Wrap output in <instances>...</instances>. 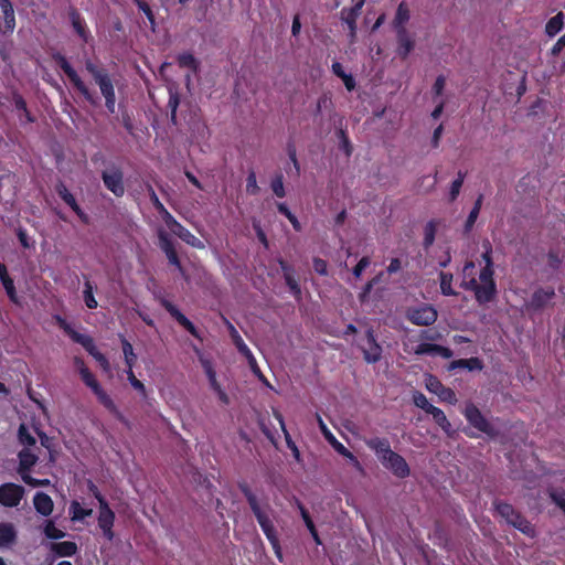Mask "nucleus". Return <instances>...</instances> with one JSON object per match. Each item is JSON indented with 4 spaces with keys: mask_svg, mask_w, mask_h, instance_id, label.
<instances>
[{
    "mask_svg": "<svg viewBox=\"0 0 565 565\" xmlns=\"http://www.w3.org/2000/svg\"><path fill=\"white\" fill-rule=\"evenodd\" d=\"M120 341L127 369H132L137 360V355L134 352V348L125 337H121Z\"/></svg>",
    "mask_w": 565,
    "mask_h": 565,
    "instance_id": "nucleus-38",
    "label": "nucleus"
},
{
    "mask_svg": "<svg viewBox=\"0 0 565 565\" xmlns=\"http://www.w3.org/2000/svg\"><path fill=\"white\" fill-rule=\"evenodd\" d=\"M381 463L397 478L404 479L411 475V469L406 460L397 452L393 451L390 441L386 438L375 437L366 441Z\"/></svg>",
    "mask_w": 565,
    "mask_h": 565,
    "instance_id": "nucleus-2",
    "label": "nucleus"
},
{
    "mask_svg": "<svg viewBox=\"0 0 565 565\" xmlns=\"http://www.w3.org/2000/svg\"><path fill=\"white\" fill-rule=\"evenodd\" d=\"M397 36V54L401 58L405 60L413 51L415 42L408 34L406 29L396 31Z\"/></svg>",
    "mask_w": 565,
    "mask_h": 565,
    "instance_id": "nucleus-20",
    "label": "nucleus"
},
{
    "mask_svg": "<svg viewBox=\"0 0 565 565\" xmlns=\"http://www.w3.org/2000/svg\"><path fill=\"white\" fill-rule=\"evenodd\" d=\"M160 305L170 313V316L175 319V321L182 326L193 337L201 339L196 327L190 321L171 301L166 298L160 300Z\"/></svg>",
    "mask_w": 565,
    "mask_h": 565,
    "instance_id": "nucleus-13",
    "label": "nucleus"
},
{
    "mask_svg": "<svg viewBox=\"0 0 565 565\" xmlns=\"http://www.w3.org/2000/svg\"><path fill=\"white\" fill-rule=\"evenodd\" d=\"M160 214V216L162 217L164 224L168 226V228L171 231L174 226H177V224L179 223L174 216L166 209V206L163 207V210H160L158 212Z\"/></svg>",
    "mask_w": 565,
    "mask_h": 565,
    "instance_id": "nucleus-63",
    "label": "nucleus"
},
{
    "mask_svg": "<svg viewBox=\"0 0 565 565\" xmlns=\"http://www.w3.org/2000/svg\"><path fill=\"white\" fill-rule=\"evenodd\" d=\"M24 495V488L8 482L0 486V504L7 508L18 507Z\"/></svg>",
    "mask_w": 565,
    "mask_h": 565,
    "instance_id": "nucleus-10",
    "label": "nucleus"
},
{
    "mask_svg": "<svg viewBox=\"0 0 565 565\" xmlns=\"http://www.w3.org/2000/svg\"><path fill=\"white\" fill-rule=\"evenodd\" d=\"M100 93L105 98V106L109 114H115L116 108V94L113 81H109L99 86Z\"/></svg>",
    "mask_w": 565,
    "mask_h": 565,
    "instance_id": "nucleus-27",
    "label": "nucleus"
},
{
    "mask_svg": "<svg viewBox=\"0 0 565 565\" xmlns=\"http://www.w3.org/2000/svg\"><path fill=\"white\" fill-rule=\"evenodd\" d=\"M275 417L279 420V423L281 425V428H282V430L285 433V436H286L287 445H288L289 449L292 451V455H294L295 459L299 460V458H300L299 449L296 446V444L290 439V436H289L288 431L285 428L284 418H282L281 414L276 413Z\"/></svg>",
    "mask_w": 565,
    "mask_h": 565,
    "instance_id": "nucleus-48",
    "label": "nucleus"
},
{
    "mask_svg": "<svg viewBox=\"0 0 565 565\" xmlns=\"http://www.w3.org/2000/svg\"><path fill=\"white\" fill-rule=\"evenodd\" d=\"M493 505L498 514L504 519L508 524L531 539L535 537L536 531L534 525L521 512L516 511L513 505L499 500L494 501Z\"/></svg>",
    "mask_w": 565,
    "mask_h": 565,
    "instance_id": "nucleus-3",
    "label": "nucleus"
},
{
    "mask_svg": "<svg viewBox=\"0 0 565 565\" xmlns=\"http://www.w3.org/2000/svg\"><path fill=\"white\" fill-rule=\"evenodd\" d=\"M166 256H167V258L169 260V264L175 266L178 268V270L180 271V274L182 275V277L184 279H188V275H186L184 268L181 265V262H180V258L178 256L177 249H173V250H170V252L166 253Z\"/></svg>",
    "mask_w": 565,
    "mask_h": 565,
    "instance_id": "nucleus-55",
    "label": "nucleus"
},
{
    "mask_svg": "<svg viewBox=\"0 0 565 565\" xmlns=\"http://www.w3.org/2000/svg\"><path fill=\"white\" fill-rule=\"evenodd\" d=\"M551 500L564 512L565 514V492L553 491L550 494Z\"/></svg>",
    "mask_w": 565,
    "mask_h": 565,
    "instance_id": "nucleus-64",
    "label": "nucleus"
},
{
    "mask_svg": "<svg viewBox=\"0 0 565 565\" xmlns=\"http://www.w3.org/2000/svg\"><path fill=\"white\" fill-rule=\"evenodd\" d=\"M563 19L564 14L559 12L547 21L545 32L548 36H554L562 30L564 25Z\"/></svg>",
    "mask_w": 565,
    "mask_h": 565,
    "instance_id": "nucleus-39",
    "label": "nucleus"
},
{
    "mask_svg": "<svg viewBox=\"0 0 565 565\" xmlns=\"http://www.w3.org/2000/svg\"><path fill=\"white\" fill-rule=\"evenodd\" d=\"M226 324L228 327V331H230V335L237 349V351L245 358H249L250 355V350L249 348L246 345V343L244 342V340L242 339V337L239 335L238 331L235 329V327L230 322V321H226Z\"/></svg>",
    "mask_w": 565,
    "mask_h": 565,
    "instance_id": "nucleus-31",
    "label": "nucleus"
},
{
    "mask_svg": "<svg viewBox=\"0 0 565 565\" xmlns=\"http://www.w3.org/2000/svg\"><path fill=\"white\" fill-rule=\"evenodd\" d=\"M238 489L245 497L252 512L254 513L262 531L264 532L266 539L269 541L274 553L278 561L284 562L282 550L280 546V542L278 539L277 531L269 515L265 510L260 507L256 494L252 491L250 487L245 482H238Z\"/></svg>",
    "mask_w": 565,
    "mask_h": 565,
    "instance_id": "nucleus-1",
    "label": "nucleus"
},
{
    "mask_svg": "<svg viewBox=\"0 0 565 565\" xmlns=\"http://www.w3.org/2000/svg\"><path fill=\"white\" fill-rule=\"evenodd\" d=\"M437 225H438V222L435 220H430L425 225L424 241H423V245L425 248H429L434 244L435 237H436V232H437Z\"/></svg>",
    "mask_w": 565,
    "mask_h": 565,
    "instance_id": "nucleus-40",
    "label": "nucleus"
},
{
    "mask_svg": "<svg viewBox=\"0 0 565 565\" xmlns=\"http://www.w3.org/2000/svg\"><path fill=\"white\" fill-rule=\"evenodd\" d=\"M17 541V531L11 523H0V547H8Z\"/></svg>",
    "mask_w": 565,
    "mask_h": 565,
    "instance_id": "nucleus-28",
    "label": "nucleus"
},
{
    "mask_svg": "<svg viewBox=\"0 0 565 565\" xmlns=\"http://www.w3.org/2000/svg\"><path fill=\"white\" fill-rule=\"evenodd\" d=\"M159 247L166 254L170 250L175 249L173 241L164 230L158 231Z\"/></svg>",
    "mask_w": 565,
    "mask_h": 565,
    "instance_id": "nucleus-47",
    "label": "nucleus"
},
{
    "mask_svg": "<svg viewBox=\"0 0 565 565\" xmlns=\"http://www.w3.org/2000/svg\"><path fill=\"white\" fill-rule=\"evenodd\" d=\"M483 253L481 254V258L484 263V266H494L493 258H492V245L491 243L486 239L482 242Z\"/></svg>",
    "mask_w": 565,
    "mask_h": 565,
    "instance_id": "nucleus-60",
    "label": "nucleus"
},
{
    "mask_svg": "<svg viewBox=\"0 0 565 565\" xmlns=\"http://www.w3.org/2000/svg\"><path fill=\"white\" fill-rule=\"evenodd\" d=\"M284 279H285V282H286L287 287L289 288L290 292L296 298H299L301 296V288H300L298 280L296 279L295 275H292V276L288 275Z\"/></svg>",
    "mask_w": 565,
    "mask_h": 565,
    "instance_id": "nucleus-59",
    "label": "nucleus"
},
{
    "mask_svg": "<svg viewBox=\"0 0 565 565\" xmlns=\"http://www.w3.org/2000/svg\"><path fill=\"white\" fill-rule=\"evenodd\" d=\"M440 280V291L444 296H456L457 292L452 288V274L440 271L439 273Z\"/></svg>",
    "mask_w": 565,
    "mask_h": 565,
    "instance_id": "nucleus-41",
    "label": "nucleus"
},
{
    "mask_svg": "<svg viewBox=\"0 0 565 565\" xmlns=\"http://www.w3.org/2000/svg\"><path fill=\"white\" fill-rule=\"evenodd\" d=\"M479 280L481 282H495L494 266H483L479 273Z\"/></svg>",
    "mask_w": 565,
    "mask_h": 565,
    "instance_id": "nucleus-61",
    "label": "nucleus"
},
{
    "mask_svg": "<svg viewBox=\"0 0 565 565\" xmlns=\"http://www.w3.org/2000/svg\"><path fill=\"white\" fill-rule=\"evenodd\" d=\"M70 513L73 521H82L93 514L92 509H84L77 501H72L70 505Z\"/></svg>",
    "mask_w": 565,
    "mask_h": 565,
    "instance_id": "nucleus-43",
    "label": "nucleus"
},
{
    "mask_svg": "<svg viewBox=\"0 0 565 565\" xmlns=\"http://www.w3.org/2000/svg\"><path fill=\"white\" fill-rule=\"evenodd\" d=\"M90 490L99 503V513L97 518L98 526L102 530L103 535L108 541H113L115 537V533L113 531L116 519L115 512L110 509L108 502L94 483H92Z\"/></svg>",
    "mask_w": 565,
    "mask_h": 565,
    "instance_id": "nucleus-5",
    "label": "nucleus"
},
{
    "mask_svg": "<svg viewBox=\"0 0 565 565\" xmlns=\"http://www.w3.org/2000/svg\"><path fill=\"white\" fill-rule=\"evenodd\" d=\"M126 373H127V377H128V381L131 384V386L145 396L146 387H145L143 383L136 377L132 369H127Z\"/></svg>",
    "mask_w": 565,
    "mask_h": 565,
    "instance_id": "nucleus-56",
    "label": "nucleus"
},
{
    "mask_svg": "<svg viewBox=\"0 0 565 565\" xmlns=\"http://www.w3.org/2000/svg\"><path fill=\"white\" fill-rule=\"evenodd\" d=\"M58 327L76 343H81L86 334L77 332L72 326L61 316L55 317Z\"/></svg>",
    "mask_w": 565,
    "mask_h": 565,
    "instance_id": "nucleus-35",
    "label": "nucleus"
},
{
    "mask_svg": "<svg viewBox=\"0 0 565 565\" xmlns=\"http://www.w3.org/2000/svg\"><path fill=\"white\" fill-rule=\"evenodd\" d=\"M33 504L38 513L49 516L53 512V500L44 492H36L33 498Z\"/></svg>",
    "mask_w": 565,
    "mask_h": 565,
    "instance_id": "nucleus-22",
    "label": "nucleus"
},
{
    "mask_svg": "<svg viewBox=\"0 0 565 565\" xmlns=\"http://www.w3.org/2000/svg\"><path fill=\"white\" fill-rule=\"evenodd\" d=\"M433 416L434 422L447 434H450L451 430V424L447 419L445 413L439 407H431L430 412L428 413Z\"/></svg>",
    "mask_w": 565,
    "mask_h": 565,
    "instance_id": "nucleus-37",
    "label": "nucleus"
},
{
    "mask_svg": "<svg viewBox=\"0 0 565 565\" xmlns=\"http://www.w3.org/2000/svg\"><path fill=\"white\" fill-rule=\"evenodd\" d=\"M55 191L58 196L67 204L72 211L78 216V218L84 223H89L88 215L83 211V209L78 205L75 196L68 191L67 186L64 182L58 181L55 185Z\"/></svg>",
    "mask_w": 565,
    "mask_h": 565,
    "instance_id": "nucleus-12",
    "label": "nucleus"
},
{
    "mask_svg": "<svg viewBox=\"0 0 565 565\" xmlns=\"http://www.w3.org/2000/svg\"><path fill=\"white\" fill-rule=\"evenodd\" d=\"M287 154L295 168V171H296V174L299 175L300 174V164L298 162V159H297V150H296V146L292 141H289L287 143Z\"/></svg>",
    "mask_w": 565,
    "mask_h": 565,
    "instance_id": "nucleus-57",
    "label": "nucleus"
},
{
    "mask_svg": "<svg viewBox=\"0 0 565 565\" xmlns=\"http://www.w3.org/2000/svg\"><path fill=\"white\" fill-rule=\"evenodd\" d=\"M58 327L76 343H81L86 334L77 332L72 326L61 316L55 317Z\"/></svg>",
    "mask_w": 565,
    "mask_h": 565,
    "instance_id": "nucleus-36",
    "label": "nucleus"
},
{
    "mask_svg": "<svg viewBox=\"0 0 565 565\" xmlns=\"http://www.w3.org/2000/svg\"><path fill=\"white\" fill-rule=\"evenodd\" d=\"M18 438L19 441L25 446H33L36 443L35 438L31 435L24 424H21L19 427Z\"/></svg>",
    "mask_w": 565,
    "mask_h": 565,
    "instance_id": "nucleus-50",
    "label": "nucleus"
},
{
    "mask_svg": "<svg viewBox=\"0 0 565 565\" xmlns=\"http://www.w3.org/2000/svg\"><path fill=\"white\" fill-rule=\"evenodd\" d=\"M79 375L85 385H87L93 392L100 386L99 382L89 369H83Z\"/></svg>",
    "mask_w": 565,
    "mask_h": 565,
    "instance_id": "nucleus-49",
    "label": "nucleus"
},
{
    "mask_svg": "<svg viewBox=\"0 0 565 565\" xmlns=\"http://www.w3.org/2000/svg\"><path fill=\"white\" fill-rule=\"evenodd\" d=\"M555 297L553 287L537 288L531 296L529 308L534 311H540Z\"/></svg>",
    "mask_w": 565,
    "mask_h": 565,
    "instance_id": "nucleus-17",
    "label": "nucleus"
},
{
    "mask_svg": "<svg viewBox=\"0 0 565 565\" xmlns=\"http://www.w3.org/2000/svg\"><path fill=\"white\" fill-rule=\"evenodd\" d=\"M15 28V15L10 0H0V30L12 33Z\"/></svg>",
    "mask_w": 565,
    "mask_h": 565,
    "instance_id": "nucleus-15",
    "label": "nucleus"
},
{
    "mask_svg": "<svg viewBox=\"0 0 565 565\" xmlns=\"http://www.w3.org/2000/svg\"><path fill=\"white\" fill-rule=\"evenodd\" d=\"M79 344L98 362L104 371L109 370V361L100 351L97 350L92 337L86 335Z\"/></svg>",
    "mask_w": 565,
    "mask_h": 565,
    "instance_id": "nucleus-21",
    "label": "nucleus"
},
{
    "mask_svg": "<svg viewBox=\"0 0 565 565\" xmlns=\"http://www.w3.org/2000/svg\"><path fill=\"white\" fill-rule=\"evenodd\" d=\"M85 68L92 75L93 79L98 86L111 81L107 70L98 67L90 60L85 62Z\"/></svg>",
    "mask_w": 565,
    "mask_h": 565,
    "instance_id": "nucleus-24",
    "label": "nucleus"
},
{
    "mask_svg": "<svg viewBox=\"0 0 565 565\" xmlns=\"http://www.w3.org/2000/svg\"><path fill=\"white\" fill-rule=\"evenodd\" d=\"M160 305L170 313V316L175 319V321L182 326L193 337L201 339L196 327L190 321L171 301L166 298L160 300Z\"/></svg>",
    "mask_w": 565,
    "mask_h": 565,
    "instance_id": "nucleus-14",
    "label": "nucleus"
},
{
    "mask_svg": "<svg viewBox=\"0 0 565 565\" xmlns=\"http://www.w3.org/2000/svg\"><path fill=\"white\" fill-rule=\"evenodd\" d=\"M467 369L469 371H481L483 369V362L479 358L459 359L454 360L449 364V370Z\"/></svg>",
    "mask_w": 565,
    "mask_h": 565,
    "instance_id": "nucleus-26",
    "label": "nucleus"
},
{
    "mask_svg": "<svg viewBox=\"0 0 565 565\" xmlns=\"http://www.w3.org/2000/svg\"><path fill=\"white\" fill-rule=\"evenodd\" d=\"M102 180L105 188L116 198L125 194L124 172L120 167L111 164L102 172Z\"/></svg>",
    "mask_w": 565,
    "mask_h": 565,
    "instance_id": "nucleus-7",
    "label": "nucleus"
},
{
    "mask_svg": "<svg viewBox=\"0 0 565 565\" xmlns=\"http://www.w3.org/2000/svg\"><path fill=\"white\" fill-rule=\"evenodd\" d=\"M51 551L60 557H71L76 554L77 545L71 541L52 543Z\"/></svg>",
    "mask_w": 565,
    "mask_h": 565,
    "instance_id": "nucleus-30",
    "label": "nucleus"
},
{
    "mask_svg": "<svg viewBox=\"0 0 565 565\" xmlns=\"http://www.w3.org/2000/svg\"><path fill=\"white\" fill-rule=\"evenodd\" d=\"M547 265L551 269L557 270L562 265L559 253L555 249H550L547 253Z\"/></svg>",
    "mask_w": 565,
    "mask_h": 565,
    "instance_id": "nucleus-58",
    "label": "nucleus"
},
{
    "mask_svg": "<svg viewBox=\"0 0 565 565\" xmlns=\"http://www.w3.org/2000/svg\"><path fill=\"white\" fill-rule=\"evenodd\" d=\"M413 401L417 407L424 409L427 414L430 412L431 407H435L428 402L427 397L422 392H415Z\"/></svg>",
    "mask_w": 565,
    "mask_h": 565,
    "instance_id": "nucleus-52",
    "label": "nucleus"
},
{
    "mask_svg": "<svg viewBox=\"0 0 565 565\" xmlns=\"http://www.w3.org/2000/svg\"><path fill=\"white\" fill-rule=\"evenodd\" d=\"M370 264H371V259H370V257H369V256H363V257L358 262V264L353 267L352 273H353L354 277L360 278V277H361V275H362V273H363V270H364L366 267H369V266H370Z\"/></svg>",
    "mask_w": 565,
    "mask_h": 565,
    "instance_id": "nucleus-62",
    "label": "nucleus"
},
{
    "mask_svg": "<svg viewBox=\"0 0 565 565\" xmlns=\"http://www.w3.org/2000/svg\"><path fill=\"white\" fill-rule=\"evenodd\" d=\"M405 317L411 323L415 326L428 327L436 322L438 312L434 306L423 303L417 307L407 308Z\"/></svg>",
    "mask_w": 565,
    "mask_h": 565,
    "instance_id": "nucleus-6",
    "label": "nucleus"
},
{
    "mask_svg": "<svg viewBox=\"0 0 565 565\" xmlns=\"http://www.w3.org/2000/svg\"><path fill=\"white\" fill-rule=\"evenodd\" d=\"M297 507L299 509L300 515H301L307 529L309 530L313 541L316 542L317 545H321L322 544L321 539H320L318 531L316 529V525L309 514V511L306 509V507L299 500H297Z\"/></svg>",
    "mask_w": 565,
    "mask_h": 565,
    "instance_id": "nucleus-29",
    "label": "nucleus"
},
{
    "mask_svg": "<svg viewBox=\"0 0 565 565\" xmlns=\"http://www.w3.org/2000/svg\"><path fill=\"white\" fill-rule=\"evenodd\" d=\"M94 284L90 280H86L84 284V301L87 308L95 309L98 306V302L94 296Z\"/></svg>",
    "mask_w": 565,
    "mask_h": 565,
    "instance_id": "nucleus-44",
    "label": "nucleus"
},
{
    "mask_svg": "<svg viewBox=\"0 0 565 565\" xmlns=\"http://www.w3.org/2000/svg\"><path fill=\"white\" fill-rule=\"evenodd\" d=\"M363 358L367 363H376L382 358V347L379 344L374 330L367 329L365 332L364 343L361 344Z\"/></svg>",
    "mask_w": 565,
    "mask_h": 565,
    "instance_id": "nucleus-11",
    "label": "nucleus"
},
{
    "mask_svg": "<svg viewBox=\"0 0 565 565\" xmlns=\"http://www.w3.org/2000/svg\"><path fill=\"white\" fill-rule=\"evenodd\" d=\"M434 381L436 382V385L440 387V391L438 393L439 397L445 402L455 404L457 402L455 392L449 387H444L437 379H434Z\"/></svg>",
    "mask_w": 565,
    "mask_h": 565,
    "instance_id": "nucleus-51",
    "label": "nucleus"
},
{
    "mask_svg": "<svg viewBox=\"0 0 565 565\" xmlns=\"http://www.w3.org/2000/svg\"><path fill=\"white\" fill-rule=\"evenodd\" d=\"M19 457V468L18 472H29L31 468L36 463L38 456L34 455L29 448H23L18 454Z\"/></svg>",
    "mask_w": 565,
    "mask_h": 565,
    "instance_id": "nucleus-23",
    "label": "nucleus"
},
{
    "mask_svg": "<svg viewBox=\"0 0 565 565\" xmlns=\"http://www.w3.org/2000/svg\"><path fill=\"white\" fill-rule=\"evenodd\" d=\"M463 415H465L467 422L472 427L478 429L479 431L488 435L489 437H495L497 436L495 428L482 415L480 409L473 403H469V404L466 405V408L463 411Z\"/></svg>",
    "mask_w": 565,
    "mask_h": 565,
    "instance_id": "nucleus-8",
    "label": "nucleus"
},
{
    "mask_svg": "<svg viewBox=\"0 0 565 565\" xmlns=\"http://www.w3.org/2000/svg\"><path fill=\"white\" fill-rule=\"evenodd\" d=\"M171 232L192 247H203L202 242L195 235H193L188 228H185L180 222L177 224V226H174L171 230Z\"/></svg>",
    "mask_w": 565,
    "mask_h": 565,
    "instance_id": "nucleus-25",
    "label": "nucleus"
},
{
    "mask_svg": "<svg viewBox=\"0 0 565 565\" xmlns=\"http://www.w3.org/2000/svg\"><path fill=\"white\" fill-rule=\"evenodd\" d=\"M2 286L6 290L8 298L10 299V301H12L13 303H19V297H18V292H17L13 279L12 278L7 279L6 281L2 282Z\"/></svg>",
    "mask_w": 565,
    "mask_h": 565,
    "instance_id": "nucleus-54",
    "label": "nucleus"
},
{
    "mask_svg": "<svg viewBox=\"0 0 565 565\" xmlns=\"http://www.w3.org/2000/svg\"><path fill=\"white\" fill-rule=\"evenodd\" d=\"M319 428L332 448L344 458L349 459L358 469H362L359 459L342 444L327 427L320 415H317Z\"/></svg>",
    "mask_w": 565,
    "mask_h": 565,
    "instance_id": "nucleus-9",
    "label": "nucleus"
},
{
    "mask_svg": "<svg viewBox=\"0 0 565 565\" xmlns=\"http://www.w3.org/2000/svg\"><path fill=\"white\" fill-rule=\"evenodd\" d=\"M409 9L406 2H401L397 7L396 14L393 21L396 31L399 29H406L405 23L409 20Z\"/></svg>",
    "mask_w": 565,
    "mask_h": 565,
    "instance_id": "nucleus-33",
    "label": "nucleus"
},
{
    "mask_svg": "<svg viewBox=\"0 0 565 565\" xmlns=\"http://www.w3.org/2000/svg\"><path fill=\"white\" fill-rule=\"evenodd\" d=\"M43 533L47 539L60 540L63 539L66 533L57 529L52 520H46L43 526Z\"/></svg>",
    "mask_w": 565,
    "mask_h": 565,
    "instance_id": "nucleus-45",
    "label": "nucleus"
},
{
    "mask_svg": "<svg viewBox=\"0 0 565 565\" xmlns=\"http://www.w3.org/2000/svg\"><path fill=\"white\" fill-rule=\"evenodd\" d=\"M270 188L274 194L282 199L286 195L285 186H284V175L282 173H277L270 181Z\"/></svg>",
    "mask_w": 565,
    "mask_h": 565,
    "instance_id": "nucleus-46",
    "label": "nucleus"
},
{
    "mask_svg": "<svg viewBox=\"0 0 565 565\" xmlns=\"http://www.w3.org/2000/svg\"><path fill=\"white\" fill-rule=\"evenodd\" d=\"M68 18H70L71 24L74 29V32L78 35V38L84 43H88L92 40V34L86 24L85 19L81 15V13L75 8L70 9Z\"/></svg>",
    "mask_w": 565,
    "mask_h": 565,
    "instance_id": "nucleus-16",
    "label": "nucleus"
},
{
    "mask_svg": "<svg viewBox=\"0 0 565 565\" xmlns=\"http://www.w3.org/2000/svg\"><path fill=\"white\" fill-rule=\"evenodd\" d=\"M498 295L497 282H481L476 290L475 298L479 305L492 302Z\"/></svg>",
    "mask_w": 565,
    "mask_h": 565,
    "instance_id": "nucleus-19",
    "label": "nucleus"
},
{
    "mask_svg": "<svg viewBox=\"0 0 565 565\" xmlns=\"http://www.w3.org/2000/svg\"><path fill=\"white\" fill-rule=\"evenodd\" d=\"M98 402L106 408L108 409L110 413L117 415L118 417H121V414L119 413L116 404L114 403V401L111 399V397L103 390L102 386H99L97 390H95L93 392Z\"/></svg>",
    "mask_w": 565,
    "mask_h": 565,
    "instance_id": "nucleus-32",
    "label": "nucleus"
},
{
    "mask_svg": "<svg viewBox=\"0 0 565 565\" xmlns=\"http://www.w3.org/2000/svg\"><path fill=\"white\" fill-rule=\"evenodd\" d=\"M180 105V96L178 92L169 90L168 108L170 109V122L172 125L178 124L177 110Z\"/></svg>",
    "mask_w": 565,
    "mask_h": 565,
    "instance_id": "nucleus-42",
    "label": "nucleus"
},
{
    "mask_svg": "<svg viewBox=\"0 0 565 565\" xmlns=\"http://www.w3.org/2000/svg\"><path fill=\"white\" fill-rule=\"evenodd\" d=\"M365 1L366 0H359L353 7L343 8L340 12L341 20L348 25L352 36L355 35L356 20L362 12Z\"/></svg>",
    "mask_w": 565,
    "mask_h": 565,
    "instance_id": "nucleus-18",
    "label": "nucleus"
},
{
    "mask_svg": "<svg viewBox=\"0 0 565 565\" xmlns=\"http://www.w3.org/2000/svg\"><path fill=\"white\" fill-rule=\"evenodd\" d=\"M177 63L181 68H189L196 72L200 67L199 61L190 52H183L177 56Z\"/></svg>",
    "mask_w": 565,
    "mask_h": 565,
    "instance_id": "nucleus-34",
    "label": "nucleus"
},
{
    "mask_svg": "<svg viewBox=\"0 0 565 565\" xmlns=\"http://www.w3.org/2000/svg\"><path fill=\"white\" fill-rule=\"evenodd\" d=\"M259 190L260 189L257 184L256 173L252 170L246 178V192L250 195H256L258 194Z\"/></svg>",
    "mask_w": 565,
    "mask_h": 565,
    "instance_id": "nucleus-53",
    "label": "nucleus"
},
{
    "mask_svg": "<svg viewBox=\"0 0 565 565\" xmlns=\"http://www.w3.org/2000/svg\"><path fill=\"white\" fill-rule=\"evenodd\" d=\"M52 57L61 67V70L65 73V75L68 77L74 88L85 98V100L89 103L92 106H97L99 104L98 96L95 93H93L87 87V85L82 81L77 72L68 63L67 58L58 52L54 53Z\"/></svg>",
    "mask_w": 565,
    "mask_h": 565,
    "instance_id": "nucleus-4",
    "label": "nucleus"
}]
</instances>
